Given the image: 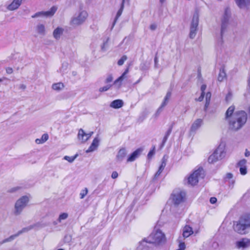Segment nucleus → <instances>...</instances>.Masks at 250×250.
Segmentation results:
<instances>
[{
	"instance_id": "56",
	"label": "nucleus",
	"mask_w": 250,
	"mask_h": 250,
	"mask_svg": "<svg viewBox=\"0 0 250 250\" xmlns=\"http://www.w3.org/2000/svg\"><path fill=\"white\" fill-rule=\"evenodd\" d=\"M157 28V25L155 23H152L150 26V29L151 30H155Z\"/></svg>"
},
{
	"instance_id": "39",
	"label": "nucleus",
	"mask_w": 250,
	"mask_h": 250,
	"mask_svg": "<svg viewBox=\"0 0 250 250\" xmlns=\"http://www.w3.org/2000/svg\"><path fill=\"white\" fill-rule=\"evenodd\" d=\"M127 57L126 55H123L121 58L118 61V64L120 66L122 65L124 62L127 60Z\"/></svg>"
},
{
	"instance_id": "14",
	"label": "nucleus",
	"mask_w": 250,
	"mask_h": 250,
	"mask_svg": "<svg viewBox=\"0 0 250 250\" xmlns=\"http://www.w3.org/2000/svg\"><path fill=\"white\" fill-rule=\"evenodd\" d=\"M250 246V240L247 238H243L242 240L237 241L236 246L238 249L246 248Z\"/></svg>"
},
{
	"instance_id": "38",
	"label": "nucleus",
	"mask_w": 250,
	"mask_h": 250,
	"mask_svg": "<svg viewBox=\"0 0 250 250\" xmlns=\"http://www.w3.org/2000/svg\"><path fill=\"white\" fill-rule=\"evenodd\" d=\"M88 193V189L87 188H84L82 190L80 193V198L81 199H83L85 196L86 195V194Z\"/></svg>"
},
{
	"instance_id": "9",
	"label": "nucleus",
	"mask_w": 250,
	"mask_h": 250,
	"mask_svg": "<svg viewBox=\"0 0 250 250\" xmlns=\"http://www.w3.org/2000/svg\"><path fill=\"white\" fill-rule=\"evenodd\" d=\"M87 17V13L85 11L80 12L77 16L73 18L71 22L72 24L78 25L83 23Z\"/></svg>"
},
{
	"instance_id": "12",
	"label": "nucleus",
	"mask_w": 250,
	"mask_h": 250,
	"mask_svg": "<svg viewBox=\"0 0 250 250\" xmlns=\"http://www.w3.org/2000/svg\"><path fill=\"white\" fill-rule=\"evenodd\" d=\"M93 134V132L89 133H86L82 129L79 130L78 139L81 143H84L87 141Z\"/></svg>"
},
{
	"instance_id": "23",
	"label": "nucleus",
	"mask_w": 250,
	"mask_h": 250,
	"mask_svg": "<svg viewBox=\"0 0 250 250\" xmlns=\"http://www.w3.org/2000/svg\"><path fill=\"white\" fill-rule=\"evenodd\" d=\"M22 0H14L13 2L8 5V9L10 10H14L17 9L21 4Z\"/></svg>"
},
{
	"instance_id": "8",
	"label": "nucleus",
	"mask_w": 250,
	"mask_h": 250,
	"mask_svg": "<svg viewBox=\"0 0 250 250\" xmlns=\"http://www.w3.org/2000/svg\"><path fill=\"white\" fill-rule=\"evenodd\" d=\"M171 196L174 204L178 205L184 202L186 197V193L180 189H176L173 191Z\"/></svg>"
},
{
	"instance_id": "64",
	"label": "nucleus",
	"mask_w": 250,
	"mask_h": 250,
	"mask_svg": "<svg viewBox=\"0 0 250 250\" xmlns=\"http://www.w3.org/2000/svg\"><path fill=\"white\" fill-rule=\"evenodd\" d=\"M245 155L246 157H249L250 155V152L246 149L245 153Z\"/></svg>"
},
{
	"instance_id": "62",
	"label": "nucleus",
	"mask_w": 250,
	"mask_h": 250,
	"mask_svg": "<svg viewBox=\"0 0 250 250\" xmlns=\"http://www.w3.org/2000/svg\"><path fill=\"white\" fill-rule=\"evenodd\" d=\"M161 173L162 172L158 170L154 175V178L157 179Z\"/></svg>"
},
{
	"instance_id": "18",
	"label": "nucleus",
	"mask_w": 250,
	"mask_h": 250,
	"mask_svg": "<svg viewBox=\"0 0 250 250\" xmlns=\"http://www.w3.org/2000/svg\"><path fill=\"white\" fill-rule=\"evenodd\" d=\"M128 72L129 69L128 68H127L124 72L122 74V75L115 81L114 82V84H118V88H120L122 84V82L124 80V79L126 78V74L128 73Z\"/></svg>"
},
{
	"instance_id": "58",
	"label": "nucleus",
	"mask_w": 250,
	"mask_h": 250,
	"mask_svg": "<svg viewBox=\"0 0 250 250\" xmlns=\"http://www.w3.org/2000/svg\"><path fill=\"white\" fill-rule=\"evenodd\" d=\"M172 131V127H170L168 130L167 131L165 136L167 137H169V135L170 134L171 132Z\"/></svg>"
},
{
	"instance_id": "6",
	"label": "nucleus",
	"mask_w": 250,
	"mask_h": 250,
	"mask_svg": "<svg viewBox=\"0 0 250 250\" xmlns=\"http://www.w3.org/2000/svg\"><path fill=\"white\" fill-rule=\"evenodd\" d=\"M150 244H159L165 241V235L159 230L154 231L147 238Z\"/></svg>"
},
{
	"instance_id": "33",
	"label": "nucleus",
	"mask_w": 250,
	"mask_h": 250,
	"mask_svg": "<svg viewBox=\"0 0 250 250\" xmlns=\"http://www.w3.org/2000/svg\"><path fill=\"white\" fill-rule=\"evenodd\" d=\"M179 242V249L177 250H185L186 248V245L185 242H182L181 240V237H180L178 239Z\"/></svg>"
},
{
	"instance_id": "43",
	"label": "nucleus",
	"mask_w": 250,
	"mask_h": 250,
	"mask_svg": "<svg viewBox=\"0 0 250 250\" xmlns=\"http://www.w3.org/2000/svg\"><path fill=\"white\" fill-rule=\"evenodd\" d=\"M68 63L66 62H63L62 63V67L60 68V71L63 72L68 67Z\"/></svg>"
},
{
	"instance_id": "40",
	"label": "nucleus",
	"mask_w": 250,
	"mask_h": 250,
	"mask_svg": "<svg viewBox=\"0 0 250 250\" xmlns=\"http://www.w3.org/2000/svg\"><path fill=\"white\" fill-rule=\"evenodd\" d=\"M112 85L111 84H107L104 86H103V87H100L99 88V91L100 92H104V91H107L108 89H110V88L111 87Z\"/></svg>"
},
{
	"instance_id": "5",
	"label": "nucleus",
	"mask_w": 250,
	"mask_h": 250,
	"mask_svg": "<svg viewBox=\"0 0 250 250\" xmlns=\"http://www.w3.org/2000/svg\"><path fill=\"white\" fill-rule=\"evenodd\" d=\"M204 171L203 168H199L195 170L188 178V184L194 186L198 183L200 179L204 177Z\"/></svg>"
},
{
	"instance_id": "59",
	"label": "nucleus",
	"mask_w": 250,
	"mask_h": 250,
	"mask_svg": "<svg viewBox=\"0 0 250 250\" xmlns=\"http://www.w3.org/2000/svg\"><path fill=\"white\" fill-rule=\"evenodd\" d=\"M207 86L206 84H203L201 87V90L202 93H205V90H206Z\"/></svg>"
},
{
	"instance_id": "17",
	"label": "nucleus",
	"mask_w": 250,
	"mask_h": 250,
	"mask_svg": "<svg viewBox=\"0 0 250 250\" xmlns=\"http://www.w3.org/2000/svg\"><path fill=\"white\" fill-rule=\"evenodd\" d=\"M203 124V120L201 119H197L194 121L190 127V131L195 132Z\"/></svg>"
},
{
	"instance_id": "4",
	"label": "nucleus",
	"mask_w": 250,
	"mask_h": 250,
	"mask_svg": "<svg viewBox=\"0 0 250 250\" xmlns=\"http://www.w3.org/2000/svg\"><path fill=\"white\" fill-rule=\"evenodd\" d=\"M29 202V198L27 196H23L19 199L15 203L14 214L17 216L21 214L23 209L27 206Z\"/></svg>"
},
{
	"instance_id": "15",
	"label": "nucleus",
	"mask_w": 250,
	"mask_h": 250,
	"mask_svg": "<svg viewBox=\"0 0 250 250\" xmlns=\"http://www.w3.org/2000/svg\"><path fill=\"white\" fill-rule=\"evenodd\" d=\"M247 161L243 159L241 160L237 164V167L240 168V172L241 174L245 175L247 173V169L246 167Z\"/></svg>"
},
{
	"instance_id": "60",
	"label": "nucleus",
	"mask_w": 250,
	"mask_h": 250,
	"mask_svg": "<svg viewBox=\"0 0 250 250\" xmlns=\"http://www.w3.org/2000/svg\"><path fill=\"white\" fill-rule=\"evenodd\" d=\"M217 199L215 197H211L210 199V202L211 204H214L216 202Z\"/></svg>"
},
{
	"instance_id": "48",
	"label": "nucleus",
	"mask_w": 250,
	"mask_h": 250,
	"mask_svg": "<svg viewBox=\"0 0 250 250\" xmlns=\"http://www.w3.org/2000/svg\"><path fill=\"white\" fill-rule=\"evenodd\" d=\"M168 102H169L168 100H166V99H165L164 98V101L162 102V103L161 104L160 107L163 109L165 106L167 105V104H168Z\"/></svg>"
},
{
	"instance_id": "63",
	"label": "nucleus",
	"mask_w": 250,
	"mask_h": 250,
	"mask_svg": "<svg viewBox=\"0 0 250 250\" xmlns=\"http://www.w3.org/2000/svg\"><path fill=\"white\" fill-rule=\"evenodd\" d=\"M209 103H210L209 101H206V104H205V107H204L205 110H206L208 108V107L209 104Z\"/></svg>"
},
{
	"instance_id": "35",
	"label": "nucleus",
	"mask_w": 250,
	"mask_h": 250,
	"mask_svg": "<svg viewBox=\"0 0 250 250\" xmlns=\"http://www.w3.org/2000/svg\"><path fill=\"white\" fill-rule=\"evenodd\" d=\"M33 228L32 226H29L28 227L24 228L21 230L19 231L17 233L19 236L20 234L22 233L27 232L28 231L31 230Z\"/></svg>"
},
{
	"instance_id": "55",
	"label": "nucleus",
	"mask_w": 250,
	"mask_h": 250,
	"mask_svg": "<svg viewBox=\"0 0 250 250\" xmlns=\"http://www.w3.org/2000/svg\"><path fill=\"white\" fill-rule=\"evenodd\" d=\"M6 73L8 74H11L13 73V69L11 67H7L6 68Z\"/></svg>"
},
{
	"instance_id": "1",
	"label": "nucleus",
	"mask_w": 250,
	"mask_h": 250,
	"mask_svg": "<svg viewBox=\"0 0 250 250\" xmlns=\"http://www.w3.org/2000/svg\"><path fill=\"white\" fill-rule=\"evenodd\" d=\"M247 114L243 110L236 112L229 121V128L233 131L241 129L247 121Z\"/></svg>"
},
{
	"instance_id": "13",
	"label": "nucleus",
	"mask_w": 250,
	"mask_h": 250,
	"mask_svg": "<svg viewBox=\"0 0 250 250\" xmlns=\"http://www.w3.org/2000/svg\"><path fill=\"white\" fill-rule=\"evenodd\" d=\"M149 243L147 238L145 239L140 242L138 248L140 250H150L153 245Z\"/></svg>"
},
{
	"instance_id": "10",
	"label": "nucleus",
	"mask_w": 250,
	"mask_h": 250,
	"mask_svg": "<svg viewBox=\"0 0 250 250\" xmlns=\"http://www.w3.org/2000/svg\"><path fill=\"white\" fill-rule=\"evenodd\" d=\"M249 228V227L242 224L239 219L238 221L234 222L233 224L234 230L239 234H243L246 233V230Z\"/></svg>"
},
{
	"instance_id": "21",
	"label": "nucleus",
	"mask_w": 250,
	"mask_h": 250,
	"mask_svg": "<svg viewBox=\"0 0 250 250\" xmlns=\"http://www.w3.org/2000/svg\"><path fill=\"white\" fill-rule=\"evenodd\" d=\"M124 105V102L122 100L118 99L112 101L110 106L113 108L117 109L122 107Z\"/></svg>"
},
{
	"instance_id": "28",
	"label": "nucleus",
	"mask_w": 250,
	"mask_h": 250,
	"mask_svg": "<svg viewBox=\"0 0 250 250\" xmlns=\"http://www.w3.org/2000/svg\"><path fill=\"white\" fill-rule=\"evenodd\" d=\"M226 73L224 68L222 67L220 69V72L218 77V80L219 82L223 81L226 78Z\"/></svg>"
},
{
	"instance_id": "50",
	"label": "nucleus",
	"mask_w": 250,
	"mask_h": 250,
	"mask_svg": "<svg viewBox=\"0 0 250 250\" xmlns=\"http://www.w3.org/2000/svg\"><path fill=\"white\" fill-rule=\"evenodd\" d=\"M211 93L208 92L206 95V101H210L211 98Z\"/></svg>"
},
{
	"instance_id": "32",
	"label": "nucleus",
	"mask_w": 250,
	"mask_h": 250,
	"mask_svg": "<svg viewBox=\"0 0 250 250\" xmlns=\"http://www.w3.org/2000/svg\"><path fill=\"white\" fill-rule=\"evenodd\" d=\"M18 236V234H17V233L12 235L10 236L9 237L4 239L2 241L1 243L3 244V243H5L8 242H11V241H13L14 239H15Z\"/></svg>"
},
{
	"instance_id": "49",
	"label": "nucleus",
	"mask_w": 250,
	"mask_h": 250,
	"mask_svg": "<svg viewBox=\"0 0 250 250\" xmlns=\"http://www.w3.org/2000/svg\"><path fill=\"white\" fill-rule=\"evenodd\" d=\"M42 140L43 143H44L48 139V135L47 134H43L42 136Z\"/></svg>"
},
{
	"instance_id": "20",
	"label": "nucleus",
	"mask_w": 250,
	"mask_h": 250,
	"mask_svg": "<svg viewBox=\"0 0 250 250\" xmlns=\"http://www.w3.org/2000/svg\"><path fill=\"white\" fill-rule=\"evenodd\" d=\"M193 233L192 228L189 226H186L183 230V237L185 239Z\"/></svg>"
},
{
	"instance_id": "7",
	"label": "nucleus",
	"mask_w": 250,
	"mask_h": 250,
	"mask_svg": "<svg viewBox=\"0 0 250 250\" xmlns=\"http://www.w3.org/2000/svg\"><path fill=\"white\" fill-rule=\"evenodd\" d=\"M199 23V14L196 11L193 15L190 27V33H189V37L191 39H193L195 38L196 31L197 29V27L198 26Z\"/></svg>"
},
{
	"instance_id": "2",
	"label": "nucleus",
	"mask_w": 250,
	"mask_h": 250,
	"mask_svg": "<svg viewBox=\"0 0 250 250\" xmlns=\"http://www.w3.org/2000/svg\"><path fill=\"white\" fill-rule=\"evenodd\" d=\"M225 145L221 144L214 152L209 156L208 162L210 164H213L217 161L222 160L226 156Z\"/></svg>"
},
{
	"instance_id": "22",
	"label": "nucleus",
	"mask_w": 250,
	"mask_h": 250,
	"mask_svg": "<svg viewBox=\"0 0 250 250\" xmlns=\"http://www.w3.org/2000/svg\"><path fill=\"white\" fill-rule=\"evenodd\" d=\"M239 220L241 221V222L242 224H244L245 226L250 228V214H246L242 216Z\"/></svg>"
},
{
	"instance_id": "16",
	"label": "nucleus",
	"mask_w": 250,
	"mask_h": 250,
	"mask_svg": "<svg viewBox=\"0 0 250 250\" xmlns=\"http://www.w3.org/2000/svg\"><path fill=\"white\" fill-rule=\"evenodd\" d=\"M143 149L141 148H138L134 151L127 158V162H133L136 160L142 153Z\"/></svg>"
},
{
	"instance_id": "25",
	"label": "nucleus",
	"mask_w": 250,
	"mask_h": 250,
	"mask_svg": "<svg viewBox=\"0 0 250 250\" xmlns=\"http://www.w3.org/2000/svg\"><path fill=\"white\" fill-rule=\"evenodd\" d=\"M235 2L240 8H245L250 4V0H235Z\"/></svg>"
},
{
	"instance_id": "46",
	"label": "nucleus",
	"mask_w": 250,
	"mask_h": 250,
	"mask_svg": "<svg viewBox=\"0 0 250 250\" xmlns=\"http://www.w3.org/2000/svg\"><path fill=\"white\" fill-rule=\"evenodd\" d=\"M168 102H169L168 100H166V99H165L164 98V101L162 102V103L161 104L160 107L163 109L165 106L167 105V104H168Z\"/></svg>"
},
{
	"instance_id": "44",
	"label": "nucleus",
	"mask_w": 250,
	"mask_h": 250,
	"mask_svg": "<svg viewBox=\"0 0 250 250\" xmlns=\"http://www.w3.org/2000/svg\"><path fill=\"white\" fill-rule=\"evenodd\" d=\"M155 153V147H153L152 150H151L147 154V157L148 159H150L152 156Z\"/></svg>"
},
{
	"instance_id": "30",
	"label": "nucleus",
	"mask_w": 250,
	"mask_h": 250,
	"mask_svg": "<svg viewBox=\"0 0 250 250\" xmlns=\"http://www.w3.org/2000/svg\"><path fill=\"white\" fill-rule=\"evenodd\" d=\"M234 109H235V107L233 105H231L229 107V108L227 109V110L226 112V115H225L226 119H228V118H229L232 115V114L234 111Z\"/></svg>"
},
{
	"instance_id": "45",
	"label": "nucleus",
	"mask_w": 250,
	"mask_h": 250,
	"mask_svg": "<svg viewBox=\"0 0 250 250\" xmlns=\"http://www.w3.org/2000/svg\"><path fill=\"white\" fill-rule=\"evenodd\" d=\"M113 80V77L111 75H109L107 76V78H106L105 80V83H109L112 81Z\"/></svg>"
},
{
	"instance_id": "41",
	"label": "nucleus",
	"mask_w": 250,
	"mask_h": 250,
	"mask_svg": "<svg viewBox=\"0 0 250 250\" xmlns=\"http://www.w3.org/2000/svg\"><path fill=\"white\" fill-rule=\"evenodd\" d=\"M109 38H108L104 42L103 44L101 45V49L103 51H105L108 46V42Z\"/></svg>"
},
{
	"instance_id": "11",
	"label": "nucleus",
	"mask_w": 250,
	"mask_h": 250,
	"mask_svg": "<svg viewBox=\"0 0 250 250\" xmlns=\"http://www.w3.org/2000/svg\"><path fill=\"white\" fill-rule=\"evenodd\" d=\"M57 9V8L56 6H53L49 10L47 11H42L36 13L35 15L32 16V17L36 18L41 16L46 17H52L56 12Z\"/></svg>"
},
{
	"instance_id": "31",
	"label": "nucleus",
	"mask_w": 250,
	"mask_h": 250,
	"mask_svg": "<svg viewBox=\"0 0 250 250\" xmlns=\"http://www.w3.org/2000/svg\"><path fill=\"white\" fill-rule=\"evenodd\" d=\"M63 84L62 83H54L52 86V89L57 91H59L62 89L63 88Z\"/></svg>"
},
{
	"instance_id": "52",
	"label": "nucleus",
	"mask_w": 250,
	"mask_h": 250,
	"mask_svg": "<svg viewBox=\"0 0 250 250\" xmlns=\"http://www.w3.org/2000/svg\"><path fill=\"white\" fill-rule=\"evenodd\" d=\"M167 139H168V137H167L166 136H164V137L163 138V142H162L161 146V148L165 146V144L166 142H167Z\"/></svg>"
},
{
	"instance_id": "37",
	"label": "nucleus",
	"mask_w": 250,
	"mask_h": 250,
	"mask_svg": "<svg viewBox=\"0 0 250 250\" xmlns=\"http://www.w3.org/2000/svg\"><path fill=\"white\" fill-rule=\"evenodd\" d=\"M21 188L20 186H17L13 188H12L8 190V192L9 193H15L16 192L20 190H21Z\"/></svg>"
},
{
	"instance_id": "3",
	"label": "nucleus",
	"mask_w": 250,
	"mask_h": 250,
	"mask_svg": "<svg viewBox=\"0 0 250 250\" xmlns=\"http://www.w3.org/2000/svg\"><path fill=\"white\" fill-rule=\"evenodd\" d=\"M231 17V11L229 8L226 7L221 19V38L225 33L227 31L229 25V21Z\"/></svg>"
},
{
	"instance_id": "61",
	"label": "nucleus",
	"mask_w": 250,
	"mask_h": 250,
	"mask_svg": "<svg viewBox=\"0 0 250 250\" xmlns=\"http://www.w3.org/2000/svg\"><path fill=\"white\" fill-rule=\"evenodd\" d=\"M233 177L232 174L230 173H228L227 174L226 176V179H230Z\"/></svg>"
},
{
	"instance_id": "27",
	"label": "nucleus",
	"mask_w": 250,
	"mask_h": 250,
	"mask_svg": "<svg viewBox=\"0 0 250 250\" xmlns=\"http://www.w3.org/2000/svg\"><path fill=\"white\" fill-rule=\"evenodd\" d=\"M127 154V151L125 148L121 149L117 155V158L118 161H122L125 157Z\"/></svg>"
},
{
	"instance_id": "34",
	"label": "nucleus",
	"mask_w": 250,
	"mask_h": 250,
	"mask_svg": "<svg viewBox=\"0 0 250 250\" xmlns=\"http://www.w3.org/2000/svg\"><path fill=\"white\" fill-rule=\"evenodd\" d=\"M77 156H78L77 154H76L74 156H71V157L68 156H65L63 157V159L67 161L69 163H72L75 160V159L77 157Z\"/></svg>"
},
{
	"instance_id": "19",
	"label": "nucleus",
	"mask_w": 250,
	"mask_h": 250,
	"mask_svg": "<svg viewBox=\"0 0 250 250\" xmlns=\"http://www.w3.org/2000/svg\"><path fill=\"white\" fill-rule=\"evenodd\" d=\"M99 141L97 137L94 138L89 147L86 150V153L91 152L96 150L99 146Z\"/></svg>"
},
{
	"instance_id": "36",
	"label": "nucleus",
	"mask_w": 250,
	"mask_h": 250,
	"mask_svg": "<svg viewBox=\"0 0 250 250\" xmlns=\"http://www.w3.org/2000/svg\"><path fill=\"white\" fill-rule=\"evenodd\" d=\"M68 216L67 213H62L59 215L58 221L60 223L62 220L66 219L68 217Z\"/></svg>"
},
{
	"instance_id": "24",
	"label": "nucleus",
	"mask_w": 250,
	"mask_h": 250,
	"mask_svg": "<svg viewBox=\"0 0 250 250\" xmlns=\"http://www.w3.org/2000/svg\"><path fill=\"white\" fill-rule=\"evenodd\" d=\"M63 31H64V30L62 28L59 27H57L53 31V37L56 40L60 39L61 35L62 34V33L63 32Z\"/></svg>"
},
{
	"instance_id": "47",
	"label": "nucleus",
	"mask_w": 250,
	"mask_h": 250,
	"mask_svg": "<svg viewBox=\"0 0 250 250\" xmlns=\"http://www.w3.org/2000/svg\"><path fill=\"white\" fill-rule=\"evenodd\" d=\"M168 102H169L168 100H166V99H165L164 98V101L162 102V103L161 104L160 107L163 109L165 106L167 105V104H168Z\"/></svg>"
},
{
	"instance_id": "51",
	"label": "nucleus",
	"mask_w": 250,
	"mask_h": 250,
	"mask_svg": "<svg viewBox=\"0 0 250 250\" xmlns=\"http://www.w3.org/2000/svg\"><path fill=\"white\" fill-rule=\"evenodd\" d=\"M171 91H168L167 93V94H166V96L165 97V98L166 99V100H167L169 101L171 97Z\"/></svg>"
},
{
	"instance_id": "42",
	"label": "nucleus",
	"mask_w": 250,
	"mask_h": 250,
	"mask_svg": "<svg viewBox=\"0 0 250 250\" xmlns=\"http://www.w3.org/2000/svg\"><path fill=\"white\" fill-rule=\"evenodd\" d=\"M167 157L166 155L164 156L162 160L161 165L160 166L161 167H163L164 168L166 166L167 161Z\"/></svg>"
},
{
	"instance_id": "29",
	"label": "nucleus",
	"mask_w": 250,
	"mask_h": 250,
	"mask_svg": "<svg viewBox=\"0 0 250 250\" xmlns=\"http://www.w3.org/2000/svg\"><path fill=\"white\" fill-rule=\"evenodd\" d=\"M36 31L39 34L44 35L45 33V29L44 25L42 24H38L36 26Z\"/></svg>"
},
{
	"instance_id": "26",
	"label": "nucleus",
	"mask_w": 250,
	"mask_h": 250,
	"mask_svg": "<svg viewBox=\"0 0 250 250\" xmlns=\"http://www.w3.org/2000/svg\"><path fill=\"white\" fill-rule=\"evenodd\" d=\"M124 2H125V0H123L121 8H120V9L117 12L116 16V17H115V18L114 19V21H113V23L112 24V27H111V29H113V28L114 27L115 24H116V22L118 20V18L122 15V13L123 11L124 7Z\"/></svg>"
},
{
	"instance_id": "53",
	"label": "nucleus",
	"mask_w": 250,
	"mask_h": 250,
	"mask_svg": "<svg viewBox=\"0 0 250 250\" xmlns=\"http://www.w3.org/2000/svg\"><path fill=\"white\" fill-rule=\"evenodd\" d=\"M118 174L117 171H113L111 174V177L113 179H116L118 177Z\"/></svg>"
},
{
	"instance_id": "57",
	"label": "nucleus",
	"mask_w": 250,
	"mask_h": 250,
	"mask_svg": "<svg viewBox=\"0 0 250 250\" xmlns=\"http://www.w3.org/2000/svg\"><path fill=\"white\" fill-rule=\"evenodd\" d=\"M163 109L159 107L158 109H157V111L155 113V116L157 117L159 116V115L160 114V113L162 112Z\"/></svg>"
},
{
	"instance_id": "54",
	"label": "nucleus",
	"mask_w": 250,
	"mask_h": 250,
	"mask_svg": "<svg viewBox=\"0 0 250 250\" xmlns=\"http://www.w3.org/2000/svg\"><path fill=\"white\" fill-rule=\"evenodd\" d=\"M204 96H205V93H201L200 96L197 99H196V100L199 102H201L203 100Z\"/></svg>"
}]
</instances>
